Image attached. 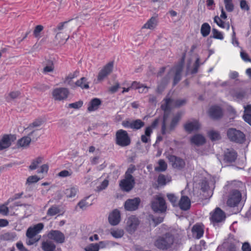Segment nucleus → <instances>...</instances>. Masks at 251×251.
<instances>
[{"label": "nucleus", "instance_id": "1", "mask_svg": "<svg viewBox=\"0 0 251 251\" xmlns=\"http://www.w3.org/2000/svg\"><path fill=\"white\" fill-rule=\"evenodd\" d=\"M136 170V167L133 165H130L125 173V178L121 181L120 185L125 191L129 192L134 187L135 180L132 174Z\"/></svg>", "mask_w": 251, "mask_h": 251}, {"label": "nucleus", "instance_id": "2", "mask_svg": "<svg viewBox=\"0 0 251 251\" xmlns=\"http://www.w3.org/2000/svg\"><path fill=\"white\" fill-rule=\"evenodd\" d=\"M151 205L153 212L157 213H165L167 208L165 199L160 195L153 197L151 201Z\"/></svg>", "mask_w": 251, "mask_h": 251}, {"label": "nucleus", "instance_id": "3", "mask_svg": "<svg viewBox=\"0 0 251 251\" xmlns=\"http://www.w3.org/2000/svg\"><path fill=\"white\" fill-rule=\"evenodd\" d=\"M174 237L169 233L158 237L154 243V246L159 249L165 250L170 248L173 244Z\"/></svg>", "mask_w": 251, "mask_h": 251}, {"label": "nucleus", "instance_id": "4", "mask_svg": "<svg viewBox=\"0 0 251 251\" xmlns=\"http://www.w3.org/2000/svg\"><path fill=\"white\" fill-rule=\"evenodd\" d=\"M72 20V19H71L67 21L61 22L58 24L55 28H54V31L56 32L55 36V38L56 39L61 38V34L65 33L66 34V36H67V38L65 39V42L68 40L70 37L69 33L71 32L73 29V26L69 24V22Z\"/></svg>", "mask_w": 251, "mask_h": 251}, {"label": "nucleus", "instance_id": "5", "mask_svg": "<svg viewBox=\"0 0 251 251\" xmlns=\"http://www.w3.org/2000/svg\"><path fill=\"white\" fill-rule=\"evenodd\" d=\"M227 136L230 141L237 143L242 144L245 141L244 133L234 128H230L227 130Z\"/></svg>", "mask_w": 251, "mask_h": 251}, {"label": "nucleus", "instance_id": "6", "mask_svg": "<svg viewBox=\"0 0 251 251\" xmlns=\"http://www.w3.org/2000/svg\"><path fill=\"white\" fill-rule=\"evenodd\" d=\"M165 103L161 105V108L165 112L170 111L173 108H178L186 103L185 99L173 100L170 98H166L165 100Z\"/></svg>", "mask_w": 251, "mask_h": 251}, {"label": "nucleus", "instance_id": "7", "mask_svg": "<svg viewBox=\"0 0 251 251\" xmlns=\"http://www.w3.org/2000/svg\"><path fill=\"white\" fill-rule=\"evenodd\" d=\"M130 139L126 131L118 130L116 133V143L121 147H126L130 145Z\"/></svg>", "mask_w": 251, "mask_h": 251}, {"label": "nucleus", "instance_id": "8", "mask_svg": "<svg viewBox=\"0 0 251 251\" xmlns=\"http://www.w3.org/2000/svg\"><path fill=\"white\" fill-rule=\"evenodd\" d=\"M168 114L165 112L163 116V121L162 122L161 128V133L162 134H165L166 133H170L171 131L173 130L179 120V117L178 116H175L173 118L168 128H166V121L168 118Z\"/></svg>", "mask_w": 251, "mask_h": 251}, {"label": "nucleus", "instance_id": "9", "mask_svg": "<svg viewBox=\"0 0 251 251\" xmlns=\"http://www.w3.org/2000/svg\"><path fill=\"white\" fill-rule=\"evenodd\" d=\"M241 200V194L239 190H232L227 201V204L230 207L237 206Z\"/></svg>", "mask_w": 251, "mask_h": 251}, {"label": "nucleus", "instance_id": "10", "mask_svg": "<svg viewBox=\"0 0 251 251\" xmlns=\"http://www.w3.org/2000/svg\"><path fill=\"white\" fill-rule=\"evenodd\" d=\"M122 125L125 128H128L134 130H137L145 126V123L140 119H136L135 120L126 119L122 122Z\"/></svg>", "mask_w": 251, "mask_h": 251}, {"label": "nucleus", "instance_id": "11", "mask_svg": "<svg viewBox=\"0 0 251 251\" xmlns=\"http://www.w3.org/2000/svg\"><path fill=\"white\" fill-rule=\"evenodd\" d=\"M210 214V220L214 226L216 224L223 222L226 218L225 213L219 207L216 208Z\"/></svg>", "mask_w": 251, "mask_h": 251}, {"label": "nucleus", "instance_id": "12", "mask_svg": "<svg viewBox=\"0 0 251 251\" xmlns=\"http://www.w3.org/2000/svg\"><path fill=\"white\" fill-rule=\"evenodd\" d=\"M141 202L139 198L127 199L125 202L124 207L126 210L132 211L137 210Z\"/></svg>", "mask_w": 251, "mask_h": 251}, {"label": "nucleus", "instance_id": "13", "mask_svg": "<svg viewBox=\"0 0 251 251\" xmlns=\"http://www.w3.org/2000/svg\"><path fill=\"white\" fill-rule=\"evenodd\" d=\"M168 159L174 168L181 170L185 166L184 160L179 157L173 155L168 156Z\"/></svg>", "mask_w": 251, "mask_h": 251}, {"label": "nucleus", "instance_id": "14", "mask_svg": "<svg viewBox=\"0 0 251 251\" xmlns=\"http://www.w3.org/2000/svg\"><path fill=\"white\" fill-rule=\"evenodd\" d=\"M69 94V90L67 88H57L53 90L52 96L55 100H62L67 98Z\"/></svg>", "mask_w": 251, "mask_h": 251}, {"label": "nucleus", "instance_id": "15", "mask_svg": "<svg viewBox=\"0 0 251 251\" xmlns=\"http://www.w3.org/2000/svg\"><path fill=\"white\" fill-rule=\"evenodd\" d=\"M16 137L14 135L5 134L0 140V151L8 148L12 142L15 141Z\"/></svg>", "mask_w": 251, "mask_h": 251}, {"label": "nucleus", "instance_id": "16", "mask_svg": "<svg viewBox=\"0 0 251 251\" xmlns=\"http://www.w3.org/2000/svg\"><path fill=\"white\" fill-rule=\"evenodd\" d=\"M35 131L33 130L31 131L29 134H28L27 136H25L19 139L17 142V145L18 147H26L29 145L31 140L33 141H36L38 138V136L37 134L35 135V137H33L32 139L30 137V136H32L34 134H35Z\"/></svg>", "mask_w": 251, "mask_h": 251}, {"label": "nucleus", "instance_id": "17", "mask_svg": "<svg viewBox=\"0 0 251 251\" xmlns=\"http://www.w3.org/2000/svg\"><path fill=\"white\" fill-rule=\"evenodd\" d=\"M113 67V62H110L107 64L101 69L98 75V81H101L103 80L107 75H108L112 71Z\"/></svg>", "mask_w": 251, "mask_h": 251}, {"label": "nucleus", "instance_id": "18", "mask_svg": "<svg viewBox=\"0 0 251 251\" xmlns=\"http://www.w3.org/2000/svg\"><path fill=\"white\" fill-rule=\"evenodd\" d=\"M48 237L57 243H63L65 241L64 234L59 230H51L48 234Z\"/></svg>", "mask_w": 251, "mask_h": 251}, {"label": "nucleus", "instance_id": "19", "mask_svg": "<svg viewBox=\"0 0 251 251\" xmlns=\"http://www.w3.org/2000/svg\"><path fill=\"white\" fill-rule=\"evenodd\" d=\"M193 236L197 239L201 238L203 235L204 226L202 224L197 223L192 228Z\"/></svg>", "mask_w": 251, "mask_h": 251}, {"label": "nucleus", "instance_id": "20", "mask_svg": "<svg viewBox=\"0 0 251 251\" xmlns=\"http://www.w3.org/2000/svg\"><path fill=\"white\" fill-rule=\"evenodd\" d=\"M126 224L127 231L130 233H132L139 225L138 219L135 216L129 217L127 219Z\"/></svg>", "mask_w": 251, "mask_h": 251}, {"label": "nucleus", "instance_id": "21", "mask_svg": "<svg viewBox=\"0 0 251 251\" xmlns=\"http://www.w3.org/2000/svg\"><path fill=\"white\" fill-rule=\"evenodd\" d=\"M121 219L120 211L117 209L114 210L109 215L108 221L112 226L118 225Z\"/></svg>", "mask_w": 251, "mask_h": 251}, {"label": "nucleus", "instance_id": "22", "mask_svg": "<svg viewBox=\"0 0 251 251\" xmlns=\"http://www.w3.org/2000/svg\"><path fill=\"white\" fill-rule=\"evenodd\" d=\"M237 153L233 149H227L225 152L224 160L227 163H232L235 161Z\"/></svg>", "mask_w": 251, "mask_h": 251}, {"label": "nucleus", "instance_id": "23", "mask_svg": "<svg viewBox=\"0 0 251 251\" xmlns=\"http://www.w3.org/2000/svg\"><path fill=\"white\" fill-rule=\"evenodd\" d=\"M209 114L210 117L213 119L220 118L223 115L222 108L218 106H213L209 110Z\"/></svg>", "mask_w": 251, "mask_h": 251}, {"label": "nucleus", "instance_id": "24", "mask_svg": "<svg viewBox=\"0 0 251 251\" xmlns=\"http://www.w3.org/2000/svg\"><path fill=\"white\" fill-rule=\"evenodd\" d=\"M178 205L181 210L186 211L190 208L191 201L187 196H182L178 203Z\"/></svg>", "mask_w": 251, "mask_h": 251}, {"label": "nucleus", "instance_id": "25", "mask_svg": "<svg viewBox=\"0 0 251 251\" xmlns=\"http://www.w3.org/2000/svg\"><path fill=\"white\" fill-rule=\"evenodd\" d=\"M182 69L183 66L182 64H178L172 68V70L175 72V75L174 78V85H176L181 80V73Z\"/></svg>", "mask_w": 251, "mask_h": 251}, {"label": "nucleus", "instance_id": "26", "mask_svg": "<svg viewBox=\"0 0 251 251\" xmlns=\"http://www.w3.org/2000/svg\"><path fill=\"white\" fill-rule=\"evenodd\" d=\"M79 74L78 71H75L73 73H70L67 75L64 81V83L70 86L72 88H75V82H74L73 79L76 77Z\"/></svg>", "mask_w": 251, "mask_h": 251}, {"label": "nucleus", "instance_id": "27", "mask_svg": "<svg viewBox=\"0 0 251 251\" xmlns=\"http://www.w3.org/2000/svg\"><path fill=\"white\" fill-rule=\"evenodd\" d=\"M101 104V101L100 99L98 98H94L90 101L87 108V110L89 112L96 111L98 109Z\"/></svg>", "mask_w": 251, "mask_h": 251}, {"label": "nucleus", "instance_id": "28", "mask_svg": "<svg viewBox=\"0 0 251 251\" xmlns=\"http://www.w3.org/2000/svg\"><path fill=\"white\" fill-rule=\"evenodd\" d=\"M200 127V124L197 121H194L186 123L184 125L185 130L188 132L198 130Z\"/></svg>", "mask_w": 251, "mask_h": 251}, {"label": "nucleus", "instance_id": "29", "mask_svg": "<svg viewBox=\"0 0 251 251\" xmlns=\"http://www.w3.org/2000/svg\"><path fill=\"white\" fill-rule=\"evenodd\" d=\"M191 142L197 146H201L205 143V139L201 134H196L191 138Z\"/></svg>", "mask_w": 251, "mask_h": 251}, {"label": "nucleus", "instance_id": "30", "mask_svg": "<svg viewBox=\"0 0 251 251\" xmlns=\"http://www.w3.org/2000/svg\"><path fill=\"white\" fill-rule=\"evenodd\" d=\"M79 87L81 89H87L89 88V84L87 82V78L85 77H81L75 82V88Z\"/></svg>", "mask_w": 251, "mask_h": 251}, {"label": "nucleus", "instance_id": "31", "mask_svg": "<svg viewBox=\"0 0 251 251\" xmlns=\"http://www.w3.org/2000/svg\"><path fill=\"white\" fill-rule=\"evenodd\" d=\"M55 247L54 244L50 241L43 242L42 244V248L44 251H53Z\"/></svg>", "mask_w": 251, "mask_h": 251}, {"label": "nucleus", "instance_id": "32", "mask_svg": "<svg viewBox=\"0 0 251 251\" xmlns=\"http://www.w3.org/2000/svg\"><path fill=\"white\" fill-rule=\"evenodd\" d=\"M208 135L212 141L219 140L221 138L220 132L214 130L209 131L208 132Z\"/></svg>", "mask_w": 251, "mask_h": 251}, {"label": "nucleus", "instance_id": "33", "mask_svg": "<svg viewBox=\"0 0 251 251\" xmlns=\"http://www.w3.org/2000/svg\"><path fill=\"white\" fill-rule=\"evenodd\" d=\"M211 27L208 23H205L201 25V32L203 37L207 36L210 32Z\"/></svg>", "mask_w": 251, "mask_h": 251}, {"label": "nucleus", "instance_id": "34", "mask_svg": "<svg viewBox=\"0 0 251 251\" xmlns=\"http://www.w3.org/2000/svg\"><path fill=\"white\" fill-rule=\"evenodd\" d=\"M60 210L58 206L52 205L47 211V215L49 216H53L60 212Z\"/></svg>", "mask_w": 251, "mask_h": 251}, {"label": "nucleus", "instance_id": "35", "mask_svg": "<svg viewBox=\"0 0 251 251\" xmlns=\"http://www.w3.org/2000/svg\"><path fill=\"white\" fill-rule=\"evenodd\" d=\"M156 25V20L155 18H151L148 22L143 25V28L147 29H153Z\"/></svg>", "mask_w": 251, "mask_h": 251}, {"label": "nucleus", "instance_id": "36", "mask_svg": "<svg viewBox=\"0 0 251 251\" xmlns=\"http://www.w3.org/2000/svg\"><path fill=\"white\" fill-rule=\"evenodd\" d=\"M167 168V165L165 161L163 159L158 161V166L155 168V170L157 172L165 171Z\"/></svg>", "mask_w": 251, "mask_h": 251}, {"label": "nucleus", "instance_id": "37", "mask_svg": "<svg viewBox=\"0 0 251 251\" xmlns=\"http://www.w3.org/2000/svg\"><path fill=\"white\" fill-rule=\"evenodd\" d=\"M43 160V157H38L35 159L33 160L31 162V165L29 166V168L31 170H35L38 166V165L41 164Z\"/></svg>", "mask_w": 251, "mask_h": 251}, {"label": "nucleus", "instance_id": "38", "mask_svg": "<svg viewBox=\"0 0 251 251\" xmlns=\"http://www.w3.org/2000/svg\"><path fill=\"white\" fill-rule=\"evenodd\" d=\"M169 81V78L168 77H165L162 79L161 82H160L157 86V92L158 93H161L164 90L166 85L168 84Z\"/></svg>", "mask_w": 251, "mask_h": 251}, {"label": "nucleus", "instance_id": "39", "mask_svg": "<svg viewBox=\"0 0 251 251\" xmlns=\"http://www.w3.org/2000/svg\"><path fill=\"white\" fill-rule=\"evenodd\" d=\"M77 192V189L75 187L66 189L65 194L68 198H73L75 196Z\"/></svg>", "mask_w": 251, "mask_h": 251}, {"label": "nucleus", "instance_id": "40", "mask_svg": "<svg viewBox=\"0 0 251 251\" xmlns=\"http://www.w3.org/2000/svg\"><path fill=\"white\" fill-rule=\"evenodd\" d=\"M20 95L21 93L19 91L11 92L9 93L8 96L6 97V100L7 101H10L11 100H14L19 98Z\"/></svg>", "mask_w": 251, "mask_h": 251}, {"label": "nucleus", "instance_id": "41", "mask_svg": "<svg viewBox=\"0 0 251 251\" xmlns=\"http://www.w3.org/2000/svg\"><path fill=\"white\" fill-rule=\"evenodd\" d=\"M167 197L174 206H176L177 205L178 198L175 194L172 193L167 194Z\"/></svg>", "mask_w": 251, "mask_h": 251}, {"label": "nucleus", "instance_id": "42", "mask_svg": "<svg viewBox=\"0 0 251 251\" xmlns=\"http://www.w3.org/2000/svg\"><path fill=\"white\" fill-rule=\"evenodd\" d=\"M245 94L244 91H237L233 94V97L238 100H241L245 98Z\"/></svg>", "mask_w": 251, "mask_h": 251}, {"label": "nucleus", "instance_id": "43", "mask_svg": "<svg viewBox=\"0 0 251 251\" xmlns=\"http://www.w3.org/2000/svg\"><path fill=\"white\" fill-rule=\"evenodd\" d=\"M16 237V234L15 233L12 232H6L4 234H3L1 236V238L4 240H13Z\"/></svg>", "mask_w": 251, "mask_h": 251}, {"label": "nucleus", "instance_id": "44", "mask_svg": "<svg viewBox=\"0 0 251 251\" xmlns=\"http://www.w3.org/2000/svg\"><path fill=\"white\" fill-rule=\"evenodd\" d=\"M111 234L116 238H120L124 235V231L121 229L114 230L111 231Z\"/></svg>", "mask_w": 251, "mask_h": 251}, {"label": "nucleus", "instance_id": "45", "mask_svg": "<svg viewBox=\"0 0 251 251\" xmlns=\"http://www.w3.org/2000/svg\"><path fill=\"white\" fill-rule=\"evenodd\" d=\"M232 0H224L226 10L228 12L233 10L234 6L232 3Z\"/></svg>", "mask_w": 251, "mask_h": 251}, {"label": "nucleus", "instance_id": "46", "mask_svg": "<svg viewBox=\"0 0 251 251\" xmlns=\"http://www.w3.org/2000/svg\"><path fill=\"white\" fill-rule=\"evenodd\" d=\"M40 180V178L38 177L37 176H29L26 181V184H30L33 183H36L38 182Z\"/></svg>", "mask_w": 251, "mask_h": 251}, {"label": "nucleus", "instance_id": "47", "mask_svg": "<svg viewBox=\"0 0 251 251\" xmlns=\"http://www.w3.org/2000/svg\"><path fill=\"white\" fill-rule=\"evenodd\" d=\"M213 37L215 39L222 40L224 39L223 34L216 28L212 29Z\"/></svg>", "mask_w": 251, "mask_h": 251}, {"label": "nucleus", "instance_id": "48", "mask_svg": "<svg viewBox=\"0 0 251 251\" xmlns=\"http://www.w3.org/2000/svg\"><path fill=\"white\" fill-rule=\"evenodd\" d=\"M36 234H37V232H36L34 229L31 227H29L27 229L26 233V235L29 239H32Z\"/></svg>", "mask_w": 251, "mask_h": 251}, {"label": "nucleus", "instance_id": "49", "mask_svg": "<svg viewBox=\"0 0 251 251\" xmlns=\"http://www.w3.org/2000/svg\"><path fill=\"white\" fill-rule=\"evenodd\" d=\"M108 180L104 179L99 186L97 187V191L100 192L105 189L108 186Z\"/></svg>", "mask_w": 251, "mask_h": 251}, {"label": "nucleus", "instance_id": "50", "mask_svg": "<svg viewBox=\"0 0 251 251\" xmlns=\"http://www.w3.org/2000/svg\"><path fill=\"white\" fill-rule=\"evenodd\" d=\"M85 251H99V246L98 244H91L85 248Z\"/></svg>", "mask_w": 251, "mask_h": 251}, {"label": "nucleus", "instance_id": "51", "mask_svg": "<svg viewBox=\"0 0 251 251\" xmlns=\"http://www.w3.org/2000/svg\"><path fill=\"white\" fill-rule=\"evenodd\" d=\"M44 27L42 25H38L35 26V29L33 31L34 36L37 38L40 36V32L43 30Z\"/></svg>", "mask_w": 251, "mask_h": 251}, {"label": "nucleus", "instance_id": "52", "mask_svg": "<svg viewBox=\"0 0 251 251\" xmlns=\"http://www.w3.org/2000/svg\"><path fill=\"white\" fill-rule=\"evenodd\" d=\"M157 182L160 185H165L166 184V178L163 174H160L157 178Z\"/></svg>", "mask_w": 251, "mask_h": 251}, {"label": "nucleus", "instance_id": "53", "mask_svg": "<svg viewBox=\"0 0 251 251\" xmlns=\"http://www.w3.org/2000/svg\"><path fill=\"white\" fill-rule=\"evenodd\" d=\"M42 122L41 120H36L33 123L30 124L26 129H31V128L39 126L42 125Z\"/></svg>", "mask_w": 251, "mask_h": 251}, {"label": "nucleus", "instance_id": "54", "mask_svg": "<svg viewBox=\"0 0 251 251\" xmlns=\"http://www.w3.org/2000/svg\"><path fill=\"white\" fill-rule=\"evenodd\" d=\"M7 204H3L0 205V213L4 216H6L8 214L9 209L6 206Z\"/></svg>", "mask_w": 251, "mask_h": 251}, {"label": "nucleus", "instance_id": "55", "mask_svg": "<svg viewBox=\"0 0 251 251\" xmlns=\"http://www.w3.org/2000/svg\"><path fill=\"white\" fill-rule=\"evenodd\" d=\"M23 195V193L15 194L13 197L10 198L6 202V204H8L10 202L13 201L20 199Z\"/></svg>", "mask_w": 251, "mask_h": 251}, {"label": "nucleus", "instance_id": "56", "mask_svg": "<svg viewBox=\"0 0 251 251\" xmlns=\"http://www.w3.org/2000/svg\"><path fill=\"white\" fill-rule=\"evenodd\" d=\"M54 67L53 63L52 62H50L44 68L43 72L44 73H47L49 72H51L53 71Z\"/></svg>", "mask_w": 251, "mask_h": 251}, {"label": "nucleus", "instance_id": "57", "mask_svg": "<svg viewBox=\"0 0 251 251\" xmlns=\"http://www.w3.org/2000/svg\"><path fill=\"white\" fill-rule=\"evenodd\" d=\"M82 104L83 102L82 101H78L69 104V107L74 109H78L82 106Z\"/></svg>", "mask_w": 251, "mask_h": 251}, {"label": "nucleus", "instance_id": "58", "mask_svg": "<svg viewBox=\"0 0 251 251\" xmlns=\"http://www.w3.org/2000/svg\"><path fill=\"white\" fill-rule=\"evenodd\" d=\"M35 88L40 91H45L49 89V87L46 85L44 84L38 83L35 86Z\"/></svg>", "mask_w": 251, "mask_h": 251}, {"label": "nucleus", "instance_id": "59", "mask_svg": "<svg viewBox=\"0 0 251 251\" xmlns=\"http://www.w3.org/2000/svg\"><path fill=\"white\" fill-rule=\"evenodd\" d=\"M89 205L90 204L86 202V199L81 200L77 204V205L80 207V208L83 210L85 209L86 207L89 206Z\"/></svg>", "mask_w": 251, "mask_h": 251}, {"label": "nucleus", "instance_id": "60", "mask_svg": "<svg viewBox=\"0 0 251 251\" xmlns=\"http://www.w3.org/2000/svg\"><path fill=\"white\" fill-rule=\"evenodd\" d=\"M72 173H73L72 172H69L68 170H64L59 172L58 174V176L61 177H65L71 176Z\"/></svg>", "mask_w": 251, "mask_h": 251}, {"label": "nucleus", "instance_id": "61", "mask_svg": "<svg viewBox=\"0 0 251 251\" xmlns=\"http://www.w3.org/2000/svg\"><path fill=\"white\" fill-rule=\"evenodd\" d=\"M214 22L216 23L220 27H225V22H223L220 17L216 16L214 17Z\"/></svg>", "mask_w": 251, "mask_h": 251}, {"label": "nucleus", "instance_id": "62", "mask_svg": "<svg viewBox=\"0 0 251 251\" xmlns=\"http://www.w3.org/2000/svg\"><path fill=\"white\" fill-rule=\"evenodd\" d=\"M200 67V59L198 58L194 64V66L193 69L191 71V74H196L198 72V69Z\"/></svg>", "mask_w": 251, "mask_h": 251}, {"label": "nucleus", "instance_id": "63", "mask_svg": "<svg viewBox=\"0 0 251 251\" xmlns=\"http://www.w3.org/2000/svg\"><path fill=\"white\" fill-rule=\"evenodd\" d=\"M242 251H251V246L248 242H245L242 244Z\"/></svg>", "mask_w": 251, "mask_h": 251}, {"label": "nucleus", "instance_id": "64", "mask_svg": "<svg viewBox=\"0 0 251 251\" xmlns=\"http://www.w3.org/2000/svg\"><path fill=\"white\" fill-rule=\"evenodd\" d=\"M16 247L20 251H29L24 246L23 244L21 242L17 243Z\"/></svg>", "mask_w": 251, "mask_h": 251}]
</instances>
